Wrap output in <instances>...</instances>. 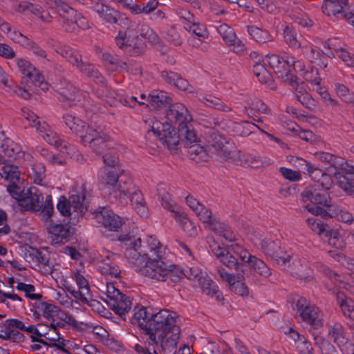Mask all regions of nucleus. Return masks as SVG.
<instances>
[{"instance_id": "1", "label": "nucleus", "mask_w": 354, "mask_h": 354, "mask_svg": "<svg viewBox=\"0 0 354 354\" xmlns=\"http://www.w3.org/2000/svg\"><path fill=\"white\" fill-rule=\"evenodd\" d=\"M119 241L126 247L124 256L135 270L141 275L158 281L177 283L182 279L179 268L160 258L151 259L142 249L141 239L130 234L121 235Z\"/></svg>"}, {"instance_id": "2", "label": "nucleus", "mask_w": 354, "mask_h": 354, "mask_svg": "<svg viewBox=\"0 0 354 354\" xmlns=\"http://www.w3.org/2000/svg\"><path fill=\"white\" fill-rule=\"evenodd\" d=\"M133 319L152 344L158 348L176 347L180 330L176 324V313L165 309L156 312L151 308H141L134 313Z\"/></svg>"}, {"instance_id": "3", "label": "nucleus", "mask_w": 354, "mask_h": 354, "mask_svg": "<svg viewBox=\"0 0 354 354\" xmlns=\"http://www.w3.org/2000/svg\"><path fill=\"white\" fill-rule=\"evenodd\" d=\"M151 131L156 136L162 144H165L170 150L176 149L179 145L180 139L185 147L196 143L197 137L195 131L192 129L189 123L178 127V133H176L167 122H161L158 120H151Z\"/></svg>"}, {"instance_id": "4", "label": "nucleus", "mask_w": 354, "mask_h": 354, "mask_svg": "<svg viewBox=\"0 0 354 354\" xmlns=\"http://www.w3.org/2000/svg\"><path fill=\"white\" fill-rule=\"evenodd\" d=\"M207 243L212 252L225 266L236 272L245 273L248 266L245 264L248 251L239 244H232L227 248H221L213 237H207Z\"/></svg>"}, {"instance_id": "5", "label": "nucleus", "mask_w": 354, "mask_h": 354, "mask_svg": "<svg viewBox=\"0 0 354 354\" xmlns=\"http://www.w3.org/2000/svg\"><path fill=\"white\" fill-rule=\"evenodd\" d=\"M90 185L83 181L77 182L73 186L71 196L67 200L62 196L57 204V208L64 216H82L87 209L86 198L90 196Z\"/></svg>"}, {"instance_id": "6", "label": "nucleus", "mask_w": 354, "mask_h": 354, "mask_svg": "<svg viewBox=\"0 0 354 354\" xmlns=\"http://www.w3.org/2000/svg\"><path fill=\"white\" fill-rule=\"evenodd\" d=\"M23 116L35 127L40 136L49 145L55 147L60 152L72 155L75 149L73 145L64 140L52 127L44 120L39 118L35 113L28 109L21 110Z\"/></svg>"}, {"instance_id": "7", "label": "nucleus", "mask_w": 354, "mask_h": 354, "mask_svg": "<svg viewBox=\"0 0 354 354\" xmlns=\"http://www.w3.org/2000/svg\"><path fill=\"white\" fill-rule=\"evenodd\" d=\"M330 189H325L319 183H313L307 186L301 194L304 208L313 215H319L322 218L331 217V215L321 206H333L331 198L328 193Z\"/></svg>"}, {"instance_id": "8", "label": "nucleus", "mask_w": 354, "mask_h": 354, "mask_svg": "<svg viewBox=\"0 0 354 354\" xmlns=\"http://www.w3.org/2000/svg\"><path fill=\"white\" fill-rule=\"evenodd\" d=\"M123 170L120 167L104 169V175L102 176L101 183L103 185L104 192L108 194L111 203H117L118 196H124L125 192L129 191L132 187V180L130 178L122 176Z\"/></svg>"}, {"instance_id": "9", "label": "nucleus", "mask_w": 354, "mask_h": 354, "mask_svg": "<svg viewBox=\"0 0 354 354\" xmlns=\"http://www.w3.org/2000/svg\"><path fill=\"white\" fill-rule=\"evenodd\" d=\"M56 91L61 95L59 100L64 107H71L80 103L84 105V102L88 94L79 90L64 78H60L56 84Z\"/></svg>"}, {"instance_id": "10", "label": "nucleus", "mask_w": 354, "mask_h": 354, "mask_svg": "<svg viewBox=\"0 0 354 354\" xmlns=\"http://www.w3.org/2000/svg\"><path fill=\"white\" fill-rule=\"evenodd\" d=\"M106 303L110 308L123 319H126L132 306L130 297L122 293L112 283H107L106 286Z\"/></svg>"}, {"instance_id": "11", "label": "nucleus", "mask_w": 354, "mask_h": 354, "mask_svg": "<svg viewBox=\"0 0 354 354\" xmlns=\"http://www.w3.org/2000/svg\"><path fill=\"white\" fill-rule=\"evenodd\" d=\"M297 313L301 319L314 329L323 326V313L315 304L310 303L305 298L298 299L297 304Z\"/></svg>"}, {"instance_id": "12", "label": "nucleus", "mask_w": 354, "mask_h": 354, "mask_svg": "<svg viewBox=\"0 0 354 354\" xmlns=\"http://www.w3.org/2000/svg\"><path fill=\"white\" fill-rule=\"evenodd\" d=\"M133 28L120 31L115 40L117 46L131 56H137L144 50V45L138 35H135Z\"/></svg>"}, {"instance_id": "13", "label": "nucleus", "mask_w": 354, "mask_h": 354, "mask_svg": "<svg viewBox=\"0 0 354 354\" xmlns=\"http://www.w3.org/2000/svg\"><path fill=\"white\" fill-rule=\"evenodd\" d=\"M214 127H211L209 136L207 139L208 153L210 156H216L223 160H227L230 157V151L226 146L225 138L214 130V128L220 125L218 120H214Z\"/></svg>"}, {"instance_id": "14", "label": "nucleus", "mask_w": 354, "mask_h": 354, "mask_svg": "<svg viewBox=\"0 0 354 354\" xmlns=\"http://www.w3.org/2000/svg\"><path fill=\"white\" fill-rule=\"evenodd\" d=\"M73 279L75 281L78 290H75L74 288H67L68 291L75 299L80 300L82 303L91 307H98L100 302L93 299L88 280L79 272L74 273Z\"/></svg>"}, {"instance_id": "15", "label": "nucleus", "mask_w": 354, "mask_h": 354, "mask_svg": "<svg viewBox=\"0 0 354 354\" xmlns=\"http://www.w3.org/2000/svg\"><path fill=\"white\" fill-rule=\"evenodd\" d=\"M347 5L348 0H324L322 10L327 16L345 19L349 24L350 19H354V14L346 11Z\"/></svg>"}, {"instance_id": "16", "label": "nucleus", "mask_w": 354, "mask_h": 354, "mask_svg": "<svg viewBox=\"0 0 354 354\" xmlns=\"http://www.w3.org/2000/svg\"><path fill=\"white\" fill-rule=\"evenodd\" d=\"M270 66L274 70L275 74L285 82L293 85L295 82V76L290 72L286 62V57H280L276 54H268L266 56Z\"/></svg>"}, {"instance_id": "17", "label": "nucleus", "mask_w": 354, "mask_h": 354, "mask_svg": "<svg viewBox=\"0 0 354 354\" xmlns=\"http://www.w3.org/2000/svg\"><path fill=\"white\" fill-rule=\"evenodd\" d=\"M129 191L124 193V196H118V201L122 203H127V198H130V201L133 208L137 213L143 218L148 216V208L140 191L132 183V187H129Z\"/></svg>"}, {"instance_id": "18", "label": "nucleus", "mask_w": 354, "mask_h": 354, "mask_svg": "<svg viewBox=\"0 0 354 354\" xmlns=\"http://www.w3.org/2000/svg\"><path fill=\"white\" fill-rule=\"evenodd\" d=\"M109 137L98 128L90 129L88 133L84 136L82 142L84 145H89V147L95 153H103L108 149Z\"/></svg>"}, {"instance_id": "19", "label": "nucleus", "mask_w": 354, "mask_h": 354, "mask_svg": "<svg viewBox=\"0 0 354 354\" xmlns=\"http://www.w3.org/2000/svg\"><path fill=\"white\" fill-rule=\"evenodd\" d=\"M96 221L111 231H117L122 225V218L108 207H101L95 213Z\"/></svg>"}, {"instance_id": "20", "label": "nucleus", "mask_w": 354, "mask_h": 354, "mask_svg": "<svg viewBox=\"0 0 354 354\" xmlns=\"http://www.w3.org/2000/svg\"><path fill=\"white\" fill-rule=\"evenodd\" d=\"M20 205L26 210L39 212L42 207L44 197L41 190L35 187H32L24 192Z\"/></svg>"}, {"instance_id": "21", "label": "nucleus", "mask_w": 354, "mask_h": 354, "mask_svg": "<svg viewBox=\"0 0 354 354\" xmlns=\"http://www.w3.org/2000/svg\"><path fill=\"white\" fill-rule=\"evenodd\" d=\"M166 117L171 123L178 124V127H181L192 120L187 107L181 103L171 104L167 111Z\"/></svg>"}, {"instance_id": "22", "label": "nucleus", "mask_w": 354, "mask_h": 354, "mask_svg": "<svg viewBox=\"0 0 354 354\" xmlns=\"http://www.w3.org/2000/svg\"><path fill=\"white\" fill-rule=\"evenodd\" d=\"M326 327L328 341L336 344L341 350H343L350 342L346 328L339 322L327 324Z\"/></svg>"}, {"instance_id": "23", "label": "nucleus", "mask_w": 354, "mask_h": 354, "mask_svg": "<svg viewBox=\"0 0 354 354\" xmlns=\"http://www.w3.org/2000/svg\"><path fill=\"white\" fill-rule=\"evenodd\" d=\"M64 122L66 126L75 134L77 135L82 142L84 136L88 133L90 129L93 127L88 125L80 118L72 115L66 114L63 116Z\"/></svg>"}, {"instance_id": "24", "label": "nucleus", "mask_w": 354, "mask_h": 354, "mask_svg": "<svg viewBox=\"0 0 354 354\" xmlns=\"http://www.w3.org/2000/svg\"><path fill=\"white\" fill-rule=\"evenodd\" d=\"M48 44L71 64L76 67L82 60V55L79 52L65 44H61L54 39H50Z\"/></svg>"}, {"instance_id": "25", "label": "nucleus", "mask_w": 354, "mask_h": 354, "mask_svg": "<svg viewBox=\"0 0 354 354\" xmlns=\"http://www.w3.org/2000/svg\"><path fill=\"white\" fill-rule=\"evenodd\" d=\"M337 185L347 194L354 195V167H348L335 174Z\"/></svg>"}, {"instance_id": "26", "label": "nucleus", "mask_w": 354, "mask_h": 354, "mask_svg": "<svg viewBox=\"0 0 354 354\" xmlns=\"http://www.w3.org/2000/svg\"><path fill=\"white\" fill-rule=\"evenodd\" d=\"M300 161L305 165L306 171L308 172L310 178L315 180L314 183H319L325 189H330L332 187L333 182L329 175L323 172L322 170L314 167L305 160H301Z\"/></svg>"}, {"instance_id": "27", "label": "nucleus", "mask_w": 354, "mask_h": 354, "mask_svg": "<svg viewBox=\"0 0 354 354\" xmlns=\"http://www.w3.org/2000/svg\"><path fill=\"white\" fill-rule=\"evenodd\" d=\"M337 300L343 316L348 319V326L354 327V301L342 292L338 293Z\"/></svg>"}, {"instance_id": "28", "label": "nucleus", "mask_w": 354, "mask_h": 354, "mask_svg": "<svg viewBox=\"0 0 354 354\" xmlns=\"http://www.w3.org/2000/svg\"><path fill=\"white\" fill-rule=\"evenodd\" d=\"M63 28L67 32H75L77 27L82 29H86L89 28L88 21L84 16L77 14L75 10V15L70 16L68 15H63Z\"/></svg>"}, {"instance_id": "29", "label": "nucleus", "mask_w": 354, "mask_h": 354, "mask_svg": "<svg viewBox=\"0 0 354 354\" xmlns=\"http://www.w3.org/2000/svg\"><path fill=\"white\" fill-rule=\"evenodd\" d=\"M161 77L167 83L176 86L179 90L194 93L193 87L188 82L173 71H163L161 72Z\"/></svg>"}, {"instance_id": "30", "label": "nucleus", "mask_w": 354, "mask_h": 354, "mask_svg": "<svg viewBox=\"0 0 354 354\" xmlns=\"http://www.w3.org/2000/svg\"><path fill=\"white\" fill-rule=\"evenodd\" d=\"M50 239L53 245H60L67 241L71 232L68 227L62 224H53L48 228Z\"/></svg>"}, {"instance_id": "31", "label": "nucleus", "mask_w": 354, "mask_h": 354, "mask_svg": "<svg viewBox=\"0 0 354 354\" xmlns=\"http://www.w3.org/2000/svg\"><path fill=\"white\" fill-rule=\"evenodd\" d=\"M196 96L201 103L207 107L213 108L223 112H229L232 110V108L225 104L220 98L211 94L196 93Z\"/></svg>"}, {"instance_id": "32", "label": "nucleus", "mask_w": 354, "mask_h": 354, "mask_svg": "<svg viewBox=\"0 0 354 354\" xmlns=\"http://www.w3.org/2000/svg\"><path fill=\"white\" fill-rule=\"evenodd\" d=\"M248 32L253 39L261 44H268L270 48H274L277 46L273 36L268 30L251 26H248Z\"/></svg>"}, {"instance_id": "33", "label": "nucleus", "mask_w": 354, "mask_h": 354, "mask_svg": "<svg viewBox=\"0 0 354 354\" xmlns=\"http://www.w3.org/2000/svg\"><path fill=\"white\" fill-rule=\"evenodd\" d=\"M17 321L16 319H8L0 330V338L12 342L19 343L24 341V335L15 326H10V322Z\"/></svg>"}, {"instance_id": "34", "label": "nucleus", "mask_w": 354, "mask_h": 354, "mask_svg": "<svg viewBox=\"0 0 354 354\" xmlns=\"http://www.w3.org/2000/svg\"><path fill=\"white\" fill-rule=\"evenodd\" d=\"M227 160H231L235 164L243 167H257L259 166V161L257 157L245 154L237 150L230 151V157Z\"/></svg>"}, {"instance_id": "35", "label": "nucleus", "mask_w": 354, "mask_h": 354, "mask_svg": "<svg viewBox=\"0 0 354 354\" xmlns=\"http://www.w3.org/2000/svg\"><path fill=\"white\" fill-rule=\"evenodd\" d=\"M149 102L151 106L154 109L166 107L171 105L172 99L171 95L165 91H153L149 95Z\"/></svg>"}, {"instance_id": "36", "label": "nucleus", "mask_w": 354, "mask_h": 354, "mask_svg": "<svg viewBox=\"0 0 354 354\" xmlns=\"http://www.w3.org/2000/svg\"><path fill=\"white\" fill-rule=\"evenodd\" d=\"M254 125L248 121L241 123L230 122L227 125L228 131L234 136H248L254 133Z\"/></svg>"}, {"instance_id": "37", "label": "nucleus", "mask_w": 354, "mask_h": 354, "mask_svg": "<svg viewBox=\"0 0 354 354\" xmlns=\"http://www.w3.org/2000/svg\"><path fill=\"white\" fill-rule=\"evenodd\" d=\"M76 68L80 73L88 77L89 78L93 79L96 82L100 84L104 83V79L101 73L95 67V66L90 62H83L82 59Z\"/></svg>"}, {"instance_id": "38", "label": "nucleus", "mask_w": 354, "mask_h": 354, "mask_svg": "<svg viewBox=\"0 0 354 354\" xmlns=\"http://www.w3.org/2000/svg\"><path fill=\"white\" fill-rule=\"evenodd\" d=\"M245 102L246 105L244 107V113L250 117H252V115L255 112L261 113H267V105L256 97H250L247 98Z\"/></svg>"}, {"instance_id": "39", "label": "nucleus", "mask_w": 354, "mask_h": 354, "mask_svg": "<svg viewBox=\"0 0 354 354\" xmlns=\"http://www.w3.org/2000/svg\"><path fill=\"white\" fill-rule=\"evenodd\" d=\"M97 270L100 273L110 278H120L121 270L119 267L110 258L103 259Z\"/></svg>"}, {"instance_id": "40", "label": "nucleus", "mask_w": 354, "mask_h": 354, "mask_svg": "<svg viewBox=\"0 0 354 354\" xmlns=\"http://www.w3.org/2000/svg\"><path fill=\"white\" fill-rule=\"evenodd\" d=\"M188 151L187 153L191 159L196 162L207 161L209 154L206 149L196 143L185 147Z\"/></svg>"}, {"instance_id": "41", "label": "nucleus", "mask_w": 354, "mask_h": 354, "mask_svg": "<svg viewBox=\"0 0 354 354\" xmlns=\"http://www.w3.org/2000/svg\"><path fill=\"white\" fill-rule=\"evenodd\" d=\"M247 263L252 268L254 271L265 278L268 277L271 274V271L268 266L262 260L251 255L249 252L245 264Z\"/></svg>"}, {"instance_id": "42", "label": "nucleus", "mask_w": 354, "mask_h": 354, "mask_svg": "<svg viewBox=\"0 0 354 354\" xmlns=\"http://www.w3.org/2000/svg\"><path fill=\"white\" fill-rule=\"evenodd\" d=\"M46 169L44 164L35 162L27 167L28 176L32 179L33 183L42 185V181L46 177Z\"/></svg>"}, {"instance_id": "43", "label": "nucleus", "mask_w": 354, "mask_h": 354, "mask_svg": "<svg viewBox=\"0 0 354 354\" xmlns=\"http://www.w3.org/2000/svg\"><path fill=\"white\" fill-rule=\"evenodd\" d=\"M199 286L203 292L211 297H215L217 300L221 299V295L218 290L217 286L211 280L207 275L203 278L201 277V281L196 284Z\"/></svg>"}, {"instance_id": "44", "label": "nucleus", "mask_w": 354, "mask_h": 354, "mask_svg": "<svg viewBox=\"0 0 354 354\" xmlns=\"http://www.w3.org/2000/svg\"><path fill=\"white\" fill-rule=\"evenodd\" d=\"M248 272H250L249 268H248V270L245 271L244 274L241 272H238V280L236 281V279L234 278V279L230 283V287L231 290L234 292L236 295L241 296H247L248 295V288L245 283L243 281L246 279V277H248Z\"/></svg>"}, {"instance_id": "45", "label": "nucleus", "mask_w": 354, "mask_h": 354, "mask_svg": "<svg viewBox=\"0 0 354 354\" xmlns=\"http://www.w3.org/2000/svg\"><path fill=\"white\" fill-rule=\"evenodd\" d=\"M157 191L158 197L161 201L162 206L165 209L169 210L172 214V216L174 217L175 213L180 212L176 209L171 196L167 192V187L164 185H159Z\"/></svg>"}, {"instance_id": "46", "label": "nucleus", "mask_w": 354, "mask_h": 354, "mask_svg": "<svg viewBox=\"0 0 354 354\" xmlns=\"http://www.w3.org/2000/svg\"><path fill=\"white\" fill-rule=\"evenodd\" d=\"M35 312L34 315H42L45 318L50 320L58 313L59 309L55 305L46 302L38 301L34 304Z\"/></svg>"}, {"instance_id": "47", "label": "nucleus", "mask_w": 354, "mask_h": 354, "mask_svg": "<svg viewBox=\"0 0 354 354\" xmlns=\"http://www.w3.org/2000/svg\"><path fill=\"white\" fill-rule=\"evenodd\" d=\"M253 73L261 82L268 84L271 89L275 88L271 74L263 64L256 62L253 66Z\"/></svg>"}, {"instance_id": "48", "label": "nucleus", "mask_w": 354, "mask_h": 354, "mask_svg": "<svg viewBox=\"0 0 354 354\" xmlns=\"http://www.w3.org/2000/svg\"><path fill=\"white\" fill-rule=\"evenodd\" d=\"M174 218L180 223L183 230L190 236L197 234V228L193 222L189 220L182 212H176Z\"/></svg>"}, {"instance_id": "49", "label": "nucleus", "mask_w": 354, "mask_h": 354, "mask_svg": "<svg viewBox=\"0 0 354 354\" xmlns=\"http://www.w3.org/2000/svg\"><path fill=\"white\" fill-rule=\"evenodd\" d=\"M324 233L329 245L338 250L345 248L346 243L338 232L328 228Z\"/></svg>"}, {"instance_id": "50", "label": "nucleus", "mask_w": 354, "mask_h": 354, "mask_svg": "<svg viewBox=\"0 0 354 354\" xmlns=\"http://www.w3.org/2000/svg\"><path fill=\"white\" fill-rule=\"evenodd\" d=\"M46 3L50 8L56 10L62 18L63 15H68L70 16L75 15V10L61 0H46Z\"/></svg>"}, {"instance_id": "51", "label": "nucleus", "mask_w": 354, "mask_h": 354, "mask_svg": "<svg viewBox=\"0 0 354 354\" xmlns=\"http://www.w3.org/2000/svg\"><path fill=\"white\" fill-rule=\"evenodd\" d=\"M146 244L147 248H148L147 253L148 252H151L153 253L152 256L155 255L157 258L162 257L163 246L156 236L152 235L147 236L146 239ZM141 247L142 249L145 250V246L141 245Z\"/></svg>"}, {"instance_id": "52", "label": "nucleus", "mask_w": 354, "mask_h": 354, "mask_svg": "<svg viewBox=\"0 0 354 354\" xmlns=\"http://www.w3.org/2000/svg\"><path fill=\"white\" fill-rule=\"evenodd\" d=\"M0 176L10 183H16L19 181V171L18 167L15 165H5L0 169Z\"/></svg>"}, {"instance_id": "53", "label": "nucleus", "mask_w": 354, "mask_h": 354, "mask_svg": "<svg viewBox=\"0 0 354 354\" xmlns=\"http://www.w3.org/2000/svg\"><path fill=\"white\" fill-rule=\"evenodd\" d=\"M110 106H115L116 102L118 101L122 104L124 106H127L129 107H135V106L138 104L140 105L144 104L145 102L142 101H138L137 98L134 96H129V95H117V98H109L106 97V99L104 100Z\"/></svg>"}, {"instance_id": "54", "label": "nucleus", "mask_w": 354, "mask_h": 354, "mask_svg": "<svg viewBox=\"0 0 354 354\" xmlns=\"http://www.w3.org/2000/svg\"><path fill=\"white\" fill-rule=\"evenodd\" d=\"M285 42L292 48H302L303 45L297 39L296 30L290 26H286L283 30Z\"/></svg>"}, {"instance_id": "55", "label": "nucleus", "mask_w": 354, "mask_h": 354, "mask_svg": "<svg viewBox=\"0 0 354 354\" xmlns=\"http://www.w3.org/2000/svg\"><path fill=\"white\" fill-rule=\"evenodd\" d=\"M138 32L142 38L147 39L153 45L159 42L160 39L158 35L147 24H139L138 26Z\"/></svg>"}, {"instance_id": "56", "label": "nucleus", "mask_w": 354, "mask_h": 354, "mask_svg": "<svg viewBox=\"0 0 354 354\" xmlns=\"http://www.w3.org/2000/svg\"><path fill=\"white\" fill-rule=\"evenodd\" d=\"M23 48L26 50L30 51L33 55L37 56L39 59H45L47 62H49L50 59L48 58V55L46 51L41 48L39 45H38L36 42L32 41L30 39H28L27 41L24 45Z\"/></svg>"}, {"instance_id": "57", "label": "nucleus", "mask_w": 354, "mask_h": 354, "mask_svg": "<svg viewBox=\"0 0 354 354\" xmlns=\"http://www.w3.org/2000/svg\"><path fill=\"white\" fill-rule=\"evenodd\" d=\"M182 272V278L183 277H187L189 281H192L194 286L201 281V277L203 278L207 275L206 272H203L200 268L197 267L189 268L186 270H180Z\"/></svg>"}, {"instance_id": "58", "label": "nucleus", "mask_w": 354, "mask_h": 354, "mask_svg": "<svg viewBox=\"0 0 354 354\" xmlns=\"http://www.w3.org/2000/svg\"><path fill=\"white\" fill-rule=\"evenodd\" d=\"M261 248L266 255L270 257H277L280 250L279 244L270 239H264L261 241Z\"/></svg>"}, {"instance_id": "59", "label": "nucleus", "mask_w": 354, "mask_h": 354, "mask_svg": "<svg viewBox=\"0 0 354 354\" xmlns=\"http://www.w3.org/2000/svg\"><path fill=\"white\" fill-rule=\"evenodd\" d=\"M34 255L38 262V266L43 270L44 273L53 274L54 272V266L49 262V259L45 254L36 250Z\"/></svg>"}, {"instance_id": "60", "label": "nucleus", "mask_w": 354, "mask_h": 354, "mask_svg": "<svg viewBox=\"0 0 354 354\" xmlns=\"http://www.w3.org/2000/svg\"><path fill=\"white\" fill-rule=\"evenodd\" d=\"M335 90L337 96L346 103L354 102V93L345 85L340 83L335 84Z\"/></svg>"}, {"instance_id": "61", "label": "nucleus", "mask_w": 354, "mask_h": 354, "mask_svg": "<svg viewBox=\"0 0 354 354\" xmlns=\"http://www.w3.org/2000/svg\"><path fill=\"white\" fill-rule=\"evenodd\" d=\"M184 28L189 32H192L199 37L205 38L207 37L206 28L196 21L192 23H185Z\"/></svg>"}, {"instance_id": "62", "label": "nucleus", "mask_w": 354, "mask_h": 354, "mask_svg": "<svg viewBox=\"0 0 354 354\" xmlns=\"http://www.w3.org/2000/svg\"><path fill=\"white\" fill-rule=\"evenodd\" d=\"M46 339H49L52 342H57V343H53L52 346L56 347L57 349L63 351L64 350L65 344L64 342V339L60 337L59 331H57L55 329L50 327V326L48 329V333L46 336Z\"/></svg>"}, {"instance_id": "63", "label": "nucleus", "mask_w": 354, "mask_h": 354, "mask_svg": "<svg viewBox=\"0 0 354 354\" xmlns=\"http://www.w3.org/2000/svg\"><path fill=\"white\" fill-rule=\"evenodd\" d=\"M104 162L110 168L120 167L118 165V157L114 149L109 148L102 153Z\"/></svg>"}, {"instance_id": "64", "label": "nucleus", "mask_w": 354, "mask_h": 354, "mask_svg": "<svg viewBox=\"0 0 354 354\" xmlns=\"http://www.w3.org/2000/svg\"><path fill=\"white\" fill-rule=\"evenodd\" d=\"M315 342L322 354H338L335 346L328 339L317 337Z\"/></svg>"}]
</instances>
